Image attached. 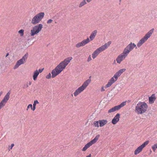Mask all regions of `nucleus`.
I'll list each match as a JSON object with an SVG mask.
<instances>
[{
  "mask_svg": "<svg viewBox=\"0 0 157 157\" xmlns=\"http://www.w3.org/2000/svg\"><path fill=\"white\" fill-rule=\"evenodd\" d=\"M128 55L123 51L118 56L116 60L118 63L120 64L128 56Z\"/></svg>",
  "mask_w": 157,
  "mask_h": 157,
  "instance_id": "16",
  "label": "nucleus"
},
{
  "mask_svg": "<svg viewBox=\"0 0 157 157\" xmlns=\"http://www.w3.org/2000/svg\"><path fill=\"white\" fill-rule=\"evenodd\" d=\"M151 147L153 151L155 152L157 148V143H156L152 145Z\"/></svg>",
  "mask_w": 157,
  "mask_h": 157,
  "instance_id": "23",
  "label": "nucleus"
},
{
  "mask_svg": "<svg viewBox=\"0 0 157 157\" xmlns=\"http://www.w3.org/2000/svg\"><path fill=\"white\" fill-rule=\"evenodd\" d=\"M2 91H1V92H0V96H1V95L2 94Z\"/></svg>",
  "mask_w": 157,
  "mask_h": 157,
  "instance_id": "34",
  "label": "nucleus"
},
{
  "mask_svg": "<svg viewBox=\"0 0 157 157\" xmlns=\"http://www.w3.org/2000/svg\"><path fill=\"white\" fill-rule=\"evenodd\" d=\"M29 108H31L32 110V105L31 104H29L28 105L26 110L27 111L28 110Z\"/></svg>",
  "mask_w": 157,
  "mask_h": 157,
  "instance_id": "25",
  "label": "nucleus"
},
{
  "mask_svg": "<svg viewBox=\"0 0 157 157\" xmlns=\"http://www.w3.org/2000/svg\"><path fill=\"white\" fill-rule=\"evenodd\" d=\"M72 59V57H69L61 62L52 71V78H54L60 74L65 68Z\"/></svg>",
  "mask_w": 157,
  "mask_h": 157,
  "instance_id": "1",
  "label": "nucleus"
},
{
  "mask_svg": "<svg viewBox=\"0 0 157 157\" xmlns=\"http://www.w3.org/2000/svg\"><path fill=\"white\" fill-rule=\"evenodd\" d=\"M87 2L86 0H82L79 4L78 7L80 8H81L86 4Z\"/></svg>",
  "mask_w": 157,
  "mask_h": 157,
  "instance_id": "21",
  "label": "nucleus"
},
{
  "mask_svg": "<svg viewBox=\"0 0 157 157\" xmlns=\"http://www.w3.org/2000/svg\"><path fill=\"white\" fill-rule=\"evenodd\" d=\"M34 104H35L36 105V104H39V102L37 100H35L34 101Z\"/></svg>",
  "mask_w": 157,
  "mask_h": 157,
  "instance_id": "30",
  "label": "nucleus"
},
{
  "mask_svg": "<svg viewBox=\"0 0 157 157\" xmlns=\"http://www.w3.org/2000/svg\"><path fill=\"white\" fill-rule=\"evenodd\" d=\"M44 68H40L38 70H36L34 71L33 74V79L34 81H36L37 80L38 76L39 75L40 73H41L42 72Z\"/></svg>",
  "mask_w": 157,
  "mask_h": 157,
  "instance_id": "17",
  "label": "nucleus"
},
{
  "mask_svg": "<svg viewBox=\"0 0 157 157\" xmlns=\"http://www.w3.org/2000/svg\"><path fill=\"white\" fill-rule=\"evenodd\" d=\"M100 126L102 127L107 124L108 121L106 120L102 119L99 121Z\"/></svg>",
  "mask_w": 157,
  "mask_h": 157,
  "instance_id": "20",
  "label": "nucleus"
},
{
  "mask_svg": "<svg viewBox=\"0 0 157 157\" xmlns=\"http://www.w3.org/2000/svg\"><path fill=\"white\" fill-rule=\"evenodd\" d=\"M42 28L43 25L42 24H39L34 26L30 31V35L33 36L37 34L41 30Z\"/></svg>",
  "mask_w": 157,
  "mask_h": 157,
  "instance_id": "9",
  "label": "nucleus"
},
{
  "mask_svg": "<svg viewBox=\"0 0 157 157\" xmlns=\"http://www.w3.org/2000/svg\"><path fill=\"white\" fill-rule=\"evenodd\" d=\"M51 77H52V75L51 76L50 73H49L46 77V78L49 79H50Z\"/></svg>",
  "mask_w": 157,
  "mask_h": 157,
  "instance_id": "26",
  "label": "nucleus"
},
{
  "mask_svg": "<svg viewBox=\"0 0 157 157\" xmlns=\"http://www.w3.org/2000/svg\"><path fill=\"white\" fill-rule=\"evenodd\" d=\"M9 55V53H7L6 56V57H7Z\"/></svg>",
  "mask_w": 157,
  "mask_h": 157,
  "instance_id": "33",
  "label": "nucleus"
},
{
  "mask_svg": "<svg viewBox=\"0 0 157 157\" xmlns=\"http://www.w3.org/2000/svg\"><path fill=\"white\" fill-rule=\"evenodd\" d=\"M120 118V114L117 113L114 117L112 121V123L115 124L119 121Z\"/></svg>",
  "mask_w": 157,
  "mask_h": 157,
  "instance_id": "18",
  "label": "nucleus"
},
{
  "mask_svg": "<svg viewBox=\"0 0 157 157\" xmlns=\"http://www.w3.org/2000/svg\"><path fill=\"white\" fill-rule=\"evenodd\" d=\"M44 12H40L35 15L32 19L31 23L34 25L39 23L44 17Z\"/></svg>",
  "mask_w": 157,
  "mask_h": 157,
  "instance_id": "8",
  "label": "nucleus"
},
{
  "mask_svg": "<svg viewBox=\"0 0 157 157\" xmlns=\"http://www.w3.org/2000/svg\"><path fill=\"white\" fill-rule=\"evenodd\" d=\"M126 70V69L125 68L122 69L116 73L109 80L108 83L105 85V87H104V86H101V91H104L105 90V89L110 87L113 83L117 80L118 78L120 77L123 72L125 71Z\"/></svg>",
  "mask_w": 157,
  "mask_h": 157,
  "instance_id": "2",
  "label": "nucleus"
},
{
  "mask_svg": "<svg viewBox=\"0 0 157 157\" xmlns=\"http://www.w3.org/2000/svg\"><path fill=\"white\" fill-rule=\"evenodd\" d=\"M86 157H91V154H89L88 155L86 156Z\"/></svg>",
  "mask_w": 157,
  "mask_h": 157,
  "instance_id": "32",
  "label": "nucleus"
},
{
  "mask_svg": "<svg viewBox=\"0 0 157 157\" xmlns=\"http://www.w3.org/2000/svg\"><path fill=\"white\" fill-rule=\"evenodd\" d=\"M156 99V97L155 94H152L150 97H149L148 100L150 104H153Z\"/></svg>",
  "mask_w": 157,
  "mask_h": 157,
  "instance_id": "19",
  "label": "nucleus"
},
{
  "mask_svg": "<svg viewBox=\"0 0 157 157\" xmlns=\"http://www.w3.org/2000/svg\"><path fill=\"white\" fill-rule=\"evenodd\" d=\"M154 29H152L150 30L140 40L137 44V46L138 48H140L142 44L144 43L150 37L152 34H153Z\"/></svg>",
  "mask_w": 157,
  "mask_h": 157,
  "instance_id": "7",
  "label": "nucleus"
},
{
  "mask_svg": "<svg viewBox=\"0 0 157 157\" xmlns=\"http://www.w3.org/2000/svg\"><path fill=\"white\" fill-rule=\"evenodd\" d=\"M127 101H123L120 104L117 106H116L113 107L109 109L108 111V113H110L113 112L117 110L120 109L121 108L123 107L126 104Z\"/></svg>",
  "mask_w": 157,
  "mask_h": 157,
  "instance_id": "15",
  "label": "nucleus"
},
{
  "mask_svg": "<svg viewBox=\"0 0 157 157\" xmlns=\"http://www.w3.org/2000/svg\"><path fill=\"white\" fill-rule=\"evenodd\" d=\"M91 60H92V59L91 58L90 55L88 58L87 61L88 62H89V61H90Z\"/></svg>",
  "mask_w": 157,
  "mask_h": 157,
  "instance_id": "29",
  "label": "nucleus"
},
{
  "mask_svg": "<svg viewBox=\"0 0 157 157\" xmlns=\"http://www.w3.org/2000/svg\"><path fill=\"white\" fill-rule=\"evenodd\" d=\"M97 33L98 31L97 30H94L92 31L89 36V38L88 37L87 39L83 40L81 42L78 43L75 45L76 47L79 48L81 47L85 46L86 44L88 43L90 41L93 40L95 38Z\"/></svg>",
  "mask_w": 157,
  "mask_h": 157,
  "instance_id": "4",
  "label": "nucleus"
},
{
  "mask_svg": "<svg viewBox=\"0 0 157 157\" xmlns=\"http://www.w3.org/2000/svg\"><path fill=\"white\" fill-rule=\"evenodd\" d=\"M14 146V144H12L11 146L10 147V149H9L10 150L12 149L13 147Z\"/></svg>",
  "mask_w": 157,
  "mask_h": 157,
  "instance_id": "31",
  "label": "nucleus"
},
{
  "mask_svg": "<svg viewBox=\"0 0 157 157\" xmlns=\"http://www.w3.org/2000/svg\"><path fill=\"white\" fill-rule=\"evenodd\" d=\"M91 76H90L89 79L86 80L82 86L78 87L75 91L73 94L75 97L77 96L86 88L91 82Z\"/></svg>",
  "mask_w": 157,
  "mask_h": 157,
  "instance_id": "5",
  "label": "nucleus"
},
{
  "mask_svg": "<svg viewBox=\"0 0 157 157\" xmlns=\"http://www.w3.org/2000/svg\"><path fill=\"white\" fill-rule=\"evenodd\" d=\"M100 136V135H97L93 140L86 144L82 149V151H85L88 148L90 147L93 144L96 143L98 140Z\"/></svg>",
  "mask_w": 157,
  "mask_h": 157,
  "instance_id": "10",
  "label": "nucleus"
},
{
  "mask_svg": "<svg viewBox=\"0 0 157 157\" xmlns=\"http://www.w3.org/2000/svg\"><path fill=\"white\" fill-rule=\"evenodd\" d=\"M55 23H56H56H57V22H56V21H55Z\"/></svg>",
  "mask_w": 157,
  "mask_h": 157,
  "instance_id": "36",
  "label": "nucleus"
},
{
  "mask_svg": "<svg viewBox=\"0 0 157 157\" xmlns=\"http://www.w3.org/2000/svg\"><path fill=\"white\" fill-rule=\"evenodd\" d=\"M134 48H135L136 49L137 48L136 44L134 43L131 42L124 48L123 51L128 55L130 52Z\"/></svg>",
  "mask_w": 157,
  "mask_h": 157,
  "instance_id": "12",
  "label": "nucleus"
},
{
  "mask_svg": "<svg viewBox=\"0 0 157 157\" xmlns=\"http://www.w3.org/2000/svg\"><path fill=\"white\" fill-rule=\"evenodd\" d=\"M28 54L27 53H26L22 58L21 59L18 60L15 65L13 67V69H15L17 68L20 65L24 64L26 62V60L28 57Z\"/></svg>",
  "mask_w": 157,
  "mask_h": 157,
  "instance_id": "11",
  "label": "nucleus"
},
{
  "mask_svg": "<svg viewBox=\"0 0 157 157\" xmlns=\"http://www.w3.org/2000/svg\"><path fill=\"white\" fill-rule=\"evenodd\" d=\"M148 109L147 104L145 102H139L135 106V113L138 114H142L146 113Z\"/></svg>",
  "mask_w": 157,
  "mask_h": 157,
  "instance_id": "3",
  "label": "nucleus"
},
{
  "mask_svg": "<svg viewBox=\"0 0 157 157\" xmlns=\"http://www.w3.org/2000/svg\"><path fill=\"white\" fill-rule=\"evenodd\" d=\"M24 30L21 29L18 31V33L20 34L21 36H22L24 35Z\"/></svg>",
  "mask_w": 157,
  "mask_h": 157,
  "instance_id": "24",
  "label": "nucleus"
},
{
  "mask_svg": "<svg viewBox=\"0 0 157 157\" xmlns=\"http://www.w3.org/2000/svg\"><path fill=\"white\" fill-rule=\"evenodd\" d=\"M36 105H35V104H33V107H32V110L33 111H34L35 109H36Z\"/></svg>",
  "mask_w": 157,
  "mask_h": 157,
  "instance_id": "28",
  "label": "nucleus"
},
{
  "mask_svg": "<svg viewBox=\"0 0 157 157\" xmlns=\"http://www.w3.org/2000/svg\"><path fill=\"white\" fill-rule=\"evenodd\" d=\"M29 85H30L31 84V82H29Z\"/></svg>",
  "mask_w": 157,
  "mask_h": 157,
  "instance_id": "35",
  "label": "nucleus"
},
{
  "mask_svg": "<svg viewBox=\"0 0 157 157\" xmlns=\"http://www.w3.org/2000/svg\"><path fill=\"white\" fill-rule=\"evenodd\" d=\"M52 21H53L51 19H49L47 21V23L48 24H49L52 23Z\"/></svg>",
  "mask_w": 157,
  "mask_h": 157,
  "instance_id": "27",
  "label": "nucleus"
},
{
  "mask_svg": "<svg viewBox=\"0 0 157 157\" xmlns=\"http://www.w3.org/2000/svg\"><path fill=\"white\" fill-rule=\"evenodd\" d=\"M111 43V42L109 41L107 43H105L104 45L97 48L92 54V58L95 59L100 52L105 51L109 47Z\"/></svg>",
  "mask_w": 157,
  "mask_h": 157,
  "instance_id": "6",
  "label": "nucleus"
},
{
  "mask_svg": "<svg viewBox=\"0 0 157 157\" xmlns=\"http://www.w3.org/2000/svg\"><path fill=\"white\" fill-rule=\"evenodd\" d=\"M99 121H95L94 122V126L95 127L98 128L99 127L98 125Z\"/></svg>",
  "mask_w": 157,
  "mask_h": 157,
  "instance_id": "22",
  "label": "nucleus"
},
{
  "mask_svg": "<svg viewBox=\"0 0 157 157\" xmlns=\"http://www.w3.org/2000/svg\"><path fill=\"white\" fill-rule=\"evenodd\" d=\"M149 143V141L147 140L137 148L134 152L135 155H137L142 152L143 149Z\"/></svg>",
  "mask_w": 157,
  "mask_h": 157,
  "instance_id": "14",
  "label": "nucleus"
},
{
  "mask_svg": "<svg viewBox=\"0 0 157 157\" xmlns=\"http://www.w3.org/2000/svg\"><path fill=\"white\" fill-rule=\"evenodd\" d=\"M10 91L8 92L4 97L3 99L0 102V110L3 107L6 105L10 98Z\"/></svg>",
  "mask_w": 157,
  "mask_h": 157,
  "instance_id": "13",
  "label": "nucleus"
}]
</instances>
